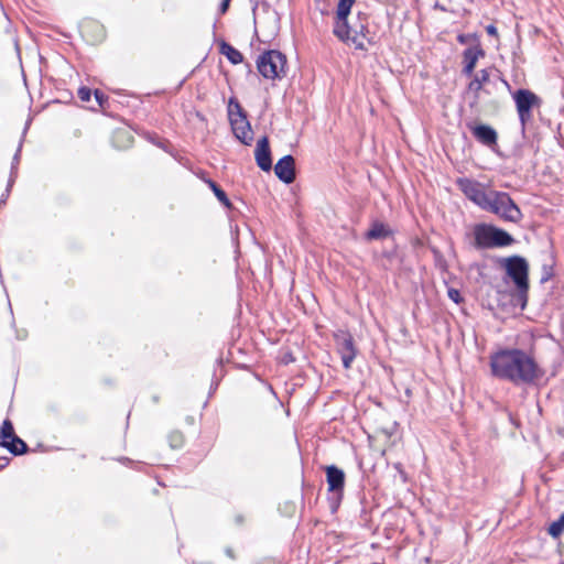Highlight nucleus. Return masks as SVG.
Here are the masks:
<instances>
[{
	"instance_id": "obj_2",
	"label": "nucleus",
	"mask_w": 564,
	"mask_h": 564,
	"mask_svg": "<svg viewBox=\"0 0 564 564\" xmlns=\"http://www.w3.org/2000/svg\"><path fill=\"white\" fill-rule=\"evenodd\" d=\"M482 210L497 215L502 220L513 224L520 223L523 218L521 209L507 192L490 189Z\"/></svg>"
},
{
	"instance_id": "obj_15",
	"label": "nucleus",
	"mask_w": 564,
	"mask_h": 564,
	"mask_svg": "<svg viewBox=\"0 0 564 564\" xmlns=\"http://www.w3.org/2000/svg\"><path fill=\"white\" fill-rule=\"evenodd\" d=\"M485 56V51L482 50L480 44H475L473 46L467 47L463 52V74L466 76H471L476 64L480 57Z\"/></svg>"
},
{
	"instance_id": "obj_9",
	"label": "nucleus",
	"mask_w": 564,
	"mask_h": 564,
	"mask_svg": "<svg viewBox=\"0 0 564 564\" xmlns=\"http://www.w3.org/2000/svg\"><path fill=\"white\" fill-rule=\"evenodd\" d=\"M456 185L470 202L480 209L484 208L489 196V191H486L480 182L468 177H459L456 180Z\"/></svg>"
},
{
	"instance_id": "obj_1",
	"label": "nucleus",
	"mask_w": 564,
	"mask_h": 564,
	"mask_svg": "<svg viewBox=\"0 0 564 564\" xmlns=\"http://www.w3.org/2000/svg\"><path fill=\"white\" fill-rule=\"evenodd\" d=\"M489 365L494 377L514 386H532L544 375L534 357L519 348H503L491 354Z\"/></svg>"
},
{
	"instance_id": "obj_18",
	"label": "nucleus",
	"mask_w": 564,
	"mask_h": 564,
	"mask_svg": "<svg viewBox=\"0 0 564 564\" xmlns=\"http://www.w3.org/2000/svg\"><path fill=\"white\" fill-rule=\"evenodd\" d=\"M366 32H368V28L364 23H360L359 28L350 26V37L345 40L344 42L350 41L357 50H366V45L364 43Z\"/></svg>"
},
{
	"instance_id": "obj_37",
	"label": "nucleus",
	"mask_w": 564,
	"mask_h": 564,
	"mask_svg": "<svg viewBox=\"0 0 564 564\" xmlns=\"http://www.w3.org/2000/svg\"><path fill=\"white\" fill-rule=\"evenodd\" d=\"M236 521H237V523H242V517H241V516H238V517L236 518Z\"/></svg>"
},
{
	"instance_id": "obj_4",
	"label": "nucleus",
	"mask_w": 564,
	"mask_h": 564,
	"mask_svg": "<svg viewBox=\"0 0 564 564\" xmlns=\"http://www.w3.org/2000/svg\"><path fill=\"white\" fill-rule=\"evenodd\" d=\"M474 246L476 249L508 247L514 242L506 230L489 224H477L474 227Z\"/></svg>"
},
{
	"instance_id": "obj_19",
	"label": "nucleus",
	"mask_w": 564,
	"mask_h": 564,
	"mask_svg": "<svg viewBox=\"0 0 564 564\" xmlns=\"http://www.w3.org/2000/svg\"><path fill=\"white\" fill-rule=\"evenodd\" d=\"M219 51L234 65L240 64L243 61L242 54L237 48H235L232 45H230L229 43H227L225 41H223L220 43Z\"/></svg>"
},
{
	"instance_id": "obj_7",
	"label": "nucleus",
	"mask_w": 564,
	"mask_h": 564,
	"mask_svg": "<svg viewBox=\"0 0 564 564\" xmlns=\"http://www.w3.org/2000/svg\"><path fill=\"white\" fill-rule=\"evenodd\" d=\"M334 340L344 368L350 369L358 351L352 335L347 330L338 329L334 333Z\"/></svg>"
},
{
	"instance_id": "obj_23",
	"label": "nucleus",
	"mask_w": 564,
	"mask_h": 564,
	"mask_svg": "<svg viewBox=\"0 0 564 564\" xmlns=\"http://www.w3.org/2000/svg\"><path fill=\"white\" fill-rule=\"evenodd\" d=\"M15 433H14V429H13V424L10 420H4L3 423H2V426L0 429V438H1V442H4V441H8V438L14 436Z\"/></svg>"
},
{
	"instance_id": "obj_21",
	"label": "nucleus",
	"mask_w": 564,
	"mask_h": 564,
	"mask_svg": "<svg viewBox=\"0 0 564 564\" xmlns=\"http://www.w3.org/2000/svg\"><path fill=\"white\" fill-rule=\"evenodd\" d=\"M210 189L214 192L215 196L218 198V200L224 204L226 207L230 208L231 207V203L230 200L228 199L227 197V194L225 193V191L218 186L214 181H208L207 182Z\"/></svg>"
},
{
	"instance_id": "obj_26",
	"label": "nucleus",
	"mask_w": 564,
	"mask_h": 564,
	"mask_svg": "<svg viewBox=\"0 0 564 564\" xmlns=\"http://www.w3.org/2000/svg\"><path fill=\"white\" fill-rule=\"evenodd\" d=\"M383 257L387 259L390 267H392L394 264L401 265V263H402V257L399 254L397 248H393L390 251H384Z\"/></svg>"
},
{
	"instance_id": "obj_33",
	"label": "nucleus",
	"mask_w": 564,
	"mask_h": 564,
	"mask_svg": "<svg viewBox=\"0 0 564 564\" xmlns=\"http://www.w3.org/2000/svg\"><path fill=\"white\" fill-rule=\"evenodd\" d=\"M486 31L489 35L496 36L498 34L497 28L494 24L487 25Z\"/></svg>"
},
{
	"instance_id": "obj_11",
	"label": "nucleus",
	"mask_w": 564,
	"mask_h": 564,
	"mask_svg": "<svg viewBox=\"0 0 564 564\" xmlns=\"http://www.w3.org/2000/svg\"><path fill=\"white\" fill-rule=\"evenodd\" d=\"M355 2L356 0L338 1L334 34L341 41L350 37V25L348 24V17Z\"/></svg>"
},
{
	"instance_id": "obj_10",
	"label": "nucleus",
	"mask_w": 564,
	"mask_h": 564,
	"mask_svg": "<svg viewBox=\"0 0 564 564\" xmlns=\"http://www.w3.org/2000/svg\"><path fill=\"white\" fill-rule=\"evenodd\" d=\"M325 471L328 491L333 494L332 508L333 511H335L343 498L345 487V473L343 469L335 465L327 466Z\"/></svg>"
},
{
	"instance_id": "obj_5",
	"label": "nucleus",
	"mask_w": 564,
	"mask_h": 564,
	"mask_svg": "<svg viewBox=\"0 0 564 564\" xmlns=\"http://www.w3.org/2000/svg\"><path fill=\"white\" fill-rule=\"evenodd\" d=\"M228 117L235 137L242 144L250 145L253 140V132L247 119V113L235 98L229 100Z\"/></svg>"
},
{
	"instance_id": "obj_30",
	"label": "nucleus",
	"mask_w": 564,
	"mask_h": 564,
	"mask_svg": "<svg viewBox=\"0 0 564 564\" xmlns=\"http://www.w3.org/2000/svg\"><path fill=\"white\" fill-rule=\"evenodd\" d=\"M95 99L98 102L100 107H104V105L108 101V97L99 89H96L95 93Z\"/></svg>"
},
{
	"instance_id": "obj_28",
	"label": "nucleus",
	"mask_w": 564,
	"mask_h": 564,
	"mask_svg": "<svg viewBox=\"0 0 564 564\" xmlns=\"http://www.w3.org/2000/svg\"><path fill=\"white\" fill-rule=\"evenodd\" d=\"M448 297L456 304H459L463 302V296L460 295V292L456 289H448L447 291Z\"/></svg>"
},
{
	"instance_id": "obj_22",
	"label": "nucleus",
	"mask_w": 564,
	"mask_h": 564,
	"mask_svg": "<svg viewBox=\"0 0 564 564\" xmlns=\"http://www.w3.org/2000/svg\"><path fill=\"white\" fill-rule=\"evenodd\" d=\"M564 532V513L560 516V518L554 521L549 528V534L556 539Z\"/></svg>"
},
{
	"instance_id": "obj_38",
	"label": "nucleus",
	"mask_w": 564,
	"mask_h": 564,
	"mask_svg": "<svg viewBox=\"0 0 564 564\" xmlns=\"http://www.w3.org/2000/svg\"><path fill=\"white\" fill-rule=\"evenodd\" d=\"M501 80H502V83H503L508 88H510V85L508 84V82H507V80H505L503 78H501Z\"/></svg>"
},
{
	"instance_id": "obj_27",
	"label": "nucleus",
	"mask_w": 564,
	"mask_h": 564,
	"mask_svg": "<svg viewBox=\"0 0 564 564\" xmlns=\"http://www.w3.org/2000/svg\"><path fill=\"white\" fill-rule=\"evenodd\" d=\"M457 41L458 43L460 44H468V43H475V44H480L479 43V37L476 33H467V34H458L457 35Z\"/></svg>"
},
{
	"instance_id": "obj_20",
	"label": "nucleus",
	"mask_w": 564,
	"mask_h": 564,
	"mask_svg": "<svg viewBox=\"0 0 564 564\" xmlns=\"http://www.w3.org/2000/svg\"><path fill=\"white\" fill-rule=\"evenodd\" d=\"M490 78V70L489 69H481L468 84V89L470 91H474L475 94H478L485 84L489 82Z\"/></svg>"
},
{
	"instance_id": "obj_6",
	"label": "nucleus",
	"mask_w": 564,
	"mask_h": 564,
	"mask_svg": "<svg viewBox=\"0 0 564 564\" xmlns=\"http://www.w3.org/2000/svg\"><path fill=\"white\" fill-rule=\"evenodd\" d=\"M285 66V55L276 50L265 51L257 59L258 72L267 79L282 78Z\"/></svg>"
},
{
	"instance_id": "obj_8",
	"label": "nucleus",
	"mask_w": 564,
	"mask_h": 564,
	"mask_svg": "<svg viewBox=\"0 0 564 564\" xmlns=\"http://www.w3.org/2000/svg\"><path fill=\"white\" fill-rule=\"evenodd\" d=\"M522 126L532 117V109L541 105V99L529 89H518L512 95Z\"/></svg>"
},
{
	"instance_id": "obj_12",
	"label": "nucleus",
	"mask_w": 564,
	"mask_h": 564,
	"mask_svg": "<svg viewBox=\"0 0 564 564\" xmlns=\"http://www.w3.org/2000/svg\"><path fill=\"white\" fill-rule=\"evenodd\" d=\"M274 173L283 183H293L296 177L294 158L290 154L281 158L274 166Z\"/></svg>"
},
{
	"instance_id": "obj_13",
	"label": "nucleus",
	"mask_w": 564,
	"mask_h": 564,
	"mask_svg": "<svg viewBox=\"0 0 564 564\" xmlns=\"http://www.w3.org/2000/svg\"><path fill=\"white\" fill-rule=\"evenodd\" d=\"M254 158L257 165L264 172H269L272 169V159L270 143L267 135L258 140Z\"/></svg>"
},
{
	"instance_id": "obj_36",
	"label": "nucleus",
	"mask_w": 564,
	"mask_h": 564,
	"mask_svg": "<svg viewBox=\"0 0 564 564\" xmlns=\"http://www.w3.org/2000/svg\"><path fill=\"white\" fill-rule=\"evenodd\" d=\"M19 152H20V150H18V152L15 153V155L13 158V161L17 163L19 162Z\"/></svg>"
},
{
	"instance_id": "obj_3",
	"label": "nucleus",
	"mask_w": 564,
	"mask_h": 564,
	"mask_svg": "<svg viewBox=\"0 0 564 564\" xmlns=\"http://www.w3.org/2000/svg\"><path fill=\"white\" fill-rule=\"evenodd\" d=\"M501 265L506 269L507 275L517 288L518 297L521 300V307L524 308L528 302L529 291V264L521 256H511L501 259Z\"/></svg>"
},
{
	"instance_id": "obj_34",
	"label": "nucleus",
	"mask_w": 564,
	"mask_h": 564,
	"mask_svg": "<svg viewBox=\"0 0 564 564\" xmlns=\"http://www.w3.org/2000/svg\"><path fill=\"white\" fill-rule=\"evenodd\" d=\"M10 462V458L9 457H0V470H2L6 466H8Z\"/></svg>"
},
{
	"instance_id": "obj_32",
	"label": "nucleus",
	"mask_w": 564,
	"mask_h": 564,
	"mask_svg": "<svg viewBox=\"0 0 564 564\" xmlns=\"http://www.w3.org/2000/svg\"><path fill=\"white\" fill-rule=\"evenodd\" d=\"M230 1L231 0H223L220 6H219V12L220 14H225L229 8V4H230Z\"/></svg>"
},
{
	"instance_id": "obj_25",
	"label": "nucleus",
	"mask_w": 564,
	"mask_h": 564,
	"mask_svg": "<svg viewBox=\"0 0 564 564\" xmlns=\"http://www.w3.org/2000/svg\"><path fill=\"white\" fill-rule=\"evenodd\" d=\"M431 251L433 253L436 268H438L442 271H447L448 264L443 253L436 248H432Z\"/></svg>"
},
{
	"instance_id": "obj_17",
	"label": "nucleus",
	"mask_w": 564,
	"mask_h": 564,
	"mask_svg": "<svg viewBox=\"0 0 564 564\" xmlns=\"http://www.w3.org/2000/svg\"><path fill=\"white\" fill-rule=\"evenodd\" d=\"M0 447L7 448L11 454L15 456L22 455L29 449L26 443L17 435L8 438V441L0 442Z\"/></svg>"
},
{
	"instance_id": "obj_35",
	"label": "nucleus",
	"mask_w": 564,
	"mask_h": 564,
	"mask_svg": "<svg viewBox=\"0 0 564 564\" xmlns=\"http://www.w3.org/2000/svg\"><path fill=\"white\" fill-rule=\"evenodd\" d=\"M225 553H226V555H227L228 557H230L231 560H235V558H236L235 553H234V550H232L231 547H227V549L225 550Z\"/></svg>"
},
{
	"instance_id": "obj_16",
	"label": "nucleus",
	"mask_w": 564,
	"mask_h": 564,
	"mask_svg": "<svg viewBox=\"0 0 564 564\" xmlns=\"http://www.w3.org/2000/svg\"><path fill=\"white\" fill-rule=\"evenodd\" d=\"M392 229L382 221L375 220L371 223L370 228L365 234V238L369 241L386 239L392 236Z\"/></svg>"
},
{
	"instance_id": "obj_29",
	"label": "nucleus",
	"mask_w": 564,
	"mask_h": 564,
	"mask_svg": "<svg viewBox=\"0 0 564 564\" xmlns=\"http://www.w3.org/2000/svg\"><path fill=\"white\" fill-rule=\"evenodd\" d=\"M78 98L82 100V101H89L90 100V96H91V90L88 88V87H80L78 89Z\"/></svg>"
},
{
	"instance_id": "obj_31",
	"label": "nucleus",
	"mask_w": 564,
	"mask_h": 564,
	"mask_svg": "<svg viewBox=\"0 0 564 564\" xmlns=\"http://www.w3.org/2000/svg\"><path fill=\"white\" fill-rule=\"evenodd\" d=\"M543 274L541 276V283H544L549 281L552 278V268L544 265L543 267Z\"/></svg>"
},
{
	"instance_id": "obj_24",
	"label": "nucleus",
	"mask_w": 564,
	"mask_h": 564,
	"mask_svg": "<svg viewBox=\"0 0 564 564\" xmlns=\"http://www.w3.org/2000/svg\"><path fill=\"white\" fill-rule=\"evenodd\" d=\"M169 444L173 449L181 448L184 444V435L180 431H173L169 434Z\"/></svg>"
},
{
	"instance_id": "obj_14",
	"label": "nucleus",
	"mask_w": 564,
	"mask_h": 564,
	"mask_svg": "<svg viewBox=\"0 0 564 564\" xmlns=\"http://www.w3.org/2000/svg\"><path fill=\"white\" fill-rule=\"evenodd\" d=\"M474 138L484 145L491 147L497 144V131L485 123L468 126Z\"/></svg>"
}]
</instances>
